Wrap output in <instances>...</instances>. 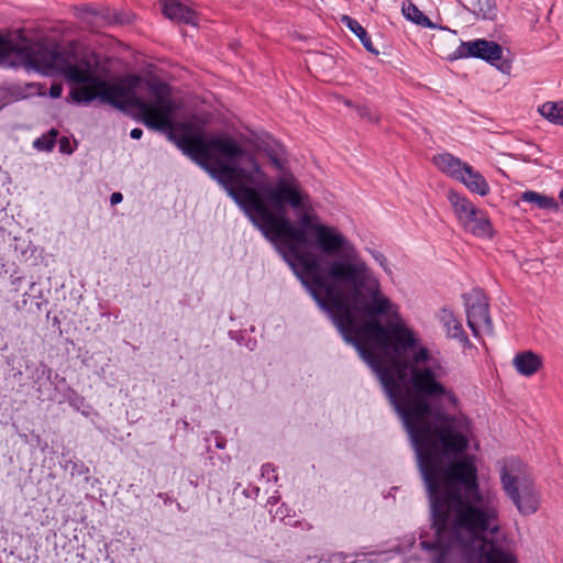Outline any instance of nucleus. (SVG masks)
Wrapping results in <instances>:
<instances>
[{
    "label": "nucleus",
    "instance_id": "nucleus-1",
    "mask_svg": "<svg viewBox=\"0 0 563 563\" xmlns=\"http://www.w3.org/2000/svg\"><path fill=\"white\" fill-rule=\"evenodd\" d=\"M377 375L390 404L402 420L417 454L430 501L434 541L421 548L434 551V563H446L459 548L465 563H517L498 539V510L481 492L474 456L462 421L446 412L460 410L455 391L440 380L441 365L431 361L418 339H343Z\"/></svg>",
    "mask_w": 563,
    "mask_h": 563
},
{
    "label": "nucleus",
    "instance_id": "nucleus-2",
    "mask_svg": "<svg viewBox=\"0 0 563 563\" xmlns=\"http://www.w3.org/2000/svg\"><path fill=\"white\" fill-rule=\"evenodd\" d=\"M176 146L217 179L246 214V168L235 167L243 148L227 134H169Z\"/></svg>",
    "mask_w": 563,
    "mask_h": 563
},
{
    "label": "nucleus",
    "instance_id": "nucleus-3",
    "mask_svg": "<svg viewBox=\"0 0 563 563\" xmlns=\"http://www.w3.org/2000/svg\"><path fill=\"white\" fill-rule=\"evenodd\" d=\"M143 81V77L134 74L117 79H106L98 74L96 65L88 59L75 87L69 91V97L79 104L98 100L100 103L128 113L134 106L145 108L143 98L137 95Z\"/></svg>",
    "mask_w": 563,
    "mask_h": 563
},
{
    "label": "nucleus",
    "instance_id": "nucleus-4",
    "mask_svg": "<svg viewBox=\"0 0 563 563\" xmlns=\"http://www.w3.org/2000/svg\"><path fill=\"white\" fill-rule=\"evenodd\" d=\"M14 52L23 58L27 66L43 74L60 73L74 86L85 68V62L88 60V58H81L74 64L70 62L68 53L52 49L44 45L36 47L24 46L19 49L14 45L11 54Z\"/></svg>",
    "mask_w": 563,
    "mask_h": 563
},
{
    "label": "nucleus",
    "instance_id": "nucleus-5",
    "mask_svg": "<svg viewBox=\"0 0 563 563\" xmlns=\"http://www.w3.org/2000/svg\"><path fill=\"white\" fill-rule=\"evenodd\" d=\"M448 200L460 224L466 232L478 238H493L492 222L483 210L476 208L465 196L454 190L448 192Z\"/></svg>",
    "mask_w": 563,
    "mask_h": 563
},
{
    "label": "nucleus",
    "instance_id": "nucleus-6",
    "mask_svg": "<svg viewBox=\"0 0 563 563\" xmlns=\"http://www.w3.org/2000/svg\"><path fill=\"white\" fill-rule=\"evenodd\" d=\"M500 481L507 496L512 500L518 511L523 515H532L539 508V495L533 485L528 481H521L512 475L507 466L501 471Z\"/></svg>",
    "mask_w": 563,
    "mask_h": 563
},
{
    "label": "nucleus",
    "instance_id": "nucleus-7",
    "mask_svg": "<svg viewBox=\"0 0 563 563\" xmlns=\"http://www.w3.org/2000/svg\"><path fill=\"white\" fill-rule=\"evenodd\" d=\"M457 58H479L493 66H496L503 73H509L511 65L503 59V47L494 41L478 38L468 42H462L455 52Z\"/></svg>",
    "mask_w": 563,
    "mask_h": 563
},
{
    "label": "nucleus",
    "instance_id": "nucleus-8",
    "mask_svg": "<svg viewBox=\"0 0 563 563\" xmlns=\"http://www.w3.org/2000/svg\"><path fill=\"white\" fill-rule=\"evenodd\" d=\"M465 307L467 325L475 336L479 335V328L493 330L489 316L488 298L481 288H474L470 294L462 296Z\"/></svg>",
    "mask_w": 563,
    "mask_h": 563
},
{
    "label": "nucleus",
    "instance_id": "nucleus-9",
    "mask_svg": "<svg viewBox=\"0 0 563 563\" xmlns=\"http://www.w3.org/2000/svg\"><path fill=\"white\" fill-rule=\"evenodd\" d=\"M145 108L134 106L133 109L139 110V114L135 118L141 121L145 126L153 130H162L166 125L165 115L169 112L168 110L158 109L157 106L143 99Z\"/></svg>",
    "mask_w": 563,
    "mask_h": 563
},
{
    "label": "nucleus",
    "instance_id": "nucleus-10",
    "mask_svg": "<svg viewBox=\"0 0 563 563\" xmlns=\"http://www.w3.org/2000/svg\"><path fill=\"white\" fill-rule=\"evenodd\" d=\"M164 15L175 22L195 24L196 12L179 0H159Z\"/></svg>",
    "mask_w": 563,
    "mask_h": 563
},
{
    "label": "nucleus",
    "instance_id": "nucleus-11",
    "mask_svg": "<svg viewBox=\"0 0 563 563\" xmlns=\"http://www.w3.org/2000/svg\"><path fill=\"white\" fill-rule=\"evenodd\" d=\"M543 365L542 357L532 351H522L512 358V366L526 377L534 375Z\"/></svg>",
    "mask_w": 563,
    "mask_h": 563
},
{
    "label": "nucleus",
    "instance_id": "nucleus-12",
    "mask_svg": "<svg viewBox=\"0 0 563 563\" xmlns=\"http://www.w3.org/2000/svg\"><path fill=\"white\" fill-rule=\"evenodd\" d=\"M440 322L446 331V335L459 340L464 346L470 345L467 334L463 330L462 323L455 318L453 311L442 308L439 313Z\"/></svg>",
    "mask_w": 563,
    "mask_h": 563
},
{
    "label": "nucleus",
    "instance_id": "nucleus-13",
    "mask_svg": "<svg viewBox=\"0 0 563 563\" xmlns=\"http://www.w3.org/2000/svg\"><path fill=\"white\" fill-rule=\"evenodd\" d=\"M433 163L441 172L449 174L455 179H463L464 167L467 165V163L462 162L450 153L435 155Z\"/></svg>",
    "mask_w": 563,
    "mask_h": 563
},
{
    "label": "nucleus",
    "instance_id": "nucleus-14",
    "mask_svg": "<svg viewBox=\"0 0 563 563\" xmlns=\"http://www.w3.org/2000/svg\"><path fill=\"white\" fill-rule=\"evenodd\" d=\"M142 87L145 86L152 96L155 98V102H151L158 107V109H164L170 111V102L168 100L170 89L168 84L161 80H151L143 78Z\"/></svg>",
    "mask_w": 563,
    "mask_h": 563
},
{
    "label": "nucleus",
    "instance_id": "nucleus-15",
    "mask_svg": "<svg viewBox=\"0 0 563 563\" xmlns=\"http://www.w3.org/2000/svg\"><path fill=\"white\" fill-rule=\"evenodd\" d=\"M462 181L472 192L478 194L479 196H486L489 192V185L486 179L482 176V174L475 169L471 165H465L463 172V179H459Z\"/></svg>",
    "mask_w": 563,
    "mask_h": 563
},
{
    "label": "nucleus",
    "instance_id": "nucleus-16",
    "mask_svg": "<svg viewBox=\"0 0 563 563\" xmlns=\"http://www.w3.org/2000/svg\"><path fill=\"white\" fill-rule=\"evenodd\" d=\"M341 22L360 38L366 51L375 55L378 54V51L375 49L367 31L355 19L349 15H343L341 18Z\"/></svg>",
    "mask_w": 563,
    "mask_h": 563
},
{
    "label": "nucleus",
    "instance_id": "nucleus-17",
    "mask_svg": "<svg viewBox=\"0 0 563 563\" xmlns=\"http://www.w3.org/2000/svg\"><path fill=\"white\" fill-rule=\"evenodd\" d=\"M521 200L536 205L542 210H559V203L551 197L539 194L537 191L528 190L521 195Z\"/></svg>",
    "mask_w": 563,
    "mask_h": 563
},
{
    "label": "nucleus",
    "instance_id": "nucleus-18",
    "mask_svg": "<svg viewBox=\"0 0 563 563\" xmlns=\"http://www.w3.org/2000/svg\"><path fill=\"white\" fill-rule=\"evenodd\" d=\"M402 13L409 21L416 23L417 25L435 29L437 25L430 21V19L418 9L416 4L409 2L407 5L402 7Z\"/></svg>",
    "mask_w": 563,
    "mask_h": 563
},
{
    "label": "nucleus",
    "instance_id": "nucleus-19",
    "mask_svg": "<svg viewBox=\"0 0 563 563\" xmlns=\"http://www.w3.org/2000/svg\"><path fill=\"white\" fill-rule=\"evenodd\" d=\"M52 368L45 363L41 362L31 375L32 382L37 385V393L43 394L46 385H52Z\"/></svg>",
    "mask_w": 563,
    "mask_h": 563
},
{
    "label": "nucleus",
    "instance_id": "nucleus-20",
    "mask_svg": "<svg viewBox=\"0 0 563 563\" xmlns=\"http://www.w3.org/2000/svg\"><path fill=\"white\" fill-rule=\"evenodd\" d=\"M539 111L550 122L561 125L563 120V101L545 102L540 107Z\"/></svg>",
    "mask_w": 563,
    "mask_h": 563
},
{
    "label": "nucleus",
    "instance_id": "nucleus-21",
    "mask_svg": "<svg viewBox=\"0 0 563 563\" xmlns=\"http://www.w3.org/2000/svg\"><path fill=\"white\" fill-rule=\"evenodd\" d=\"M57 136L58 131L55 128H52L49 131L33 141V147L41 152H52L55 147Z\"/></svg>",
    "mask_w": 563,
    "mask_h": 563
},
{
    "label": "nucleus",
    "instance_id": "nucleus-22",
    "mask_svg": "<svg viewBox=\"0 0 563 563\" xmlns=\"http://www.w3.org/2000/svg\"><path fill=\"white\" fill-rule=\"evenodd\" d=\"M477 15L485 20H494L497 16L496 0H477Z\"/></svg>",
    "mask_w": 563,
    "mask_h": 563
},
{
    "label": "nucleus",
    "instance_id": "nucleus-23",
    "mask_svg": "<svg viewBox=\"0 0 563 563\" xmlns=\"http://www.w3.org/2000/svg\"><path fill=\"white\" fill-rule=\"evenodd\" d=\"M355 110L358 117L363 120H366L371 123H378L380 115L377 111L373 110L366 104L355 106Z\"/></svg>",
    "mask_w": 563,
    "mask_h": 563
},
{
    "label": "nucleus",
    "instance_id": "nucleus-24",
    "mask_svg": "<svg viewBox=\"0 0 563 563\" xmlns=\"http://www.w3.org/2000/svg\"><path fill=\"white\" fill-rule=\"evenodd\" d=\"M14 49V44L0 35V64L5 62Z\"/></svg>",
    "mask_w": 563,
    "mask_h": 563
},
{
    "label": "nucleus",
    "instance_id": "nucleus-25",
    "mask_svg": "<svg viewBox=\"0 0 563 563\" xmlns=\"http://www.w3.org/2000/svg\"><path fill=\"white\" fill-rule=\"evenodd\" d=\"M372 255L375 258V261L378 262V264L384 268V271L386 273L391 274V269L388 267L387 258L382 252L374 251V252H372Z\"/></svg>",
    "mask_w": 563,
    "mask_h": 563
},
{
    "label": "nucleus",
    "instance_id": "nucleus-26",
    "mask_svg": "<svg viewBox=\"0 0 563 563\" xmlns=\"http://www.w3.org/2000/svg\"><path fill=\"white\" fill-rule=\"evenodd\" d=\"M59 152L60 153H64V154H71L73 153V147L70 145V142L68 140V137L66 136H62L59 139Z\"/></svg>",
    "mask_w": 563,
    "mask_h": 563
},
{
    "label": "nucleus",
    "instance_id": "nucleus-27",
    "mask_svg": "<svg viewBox=\"0 0 563 563\" xmlns=\"http://www.w3.org/2000/svg\"><path fill=\"white\" fill-rule=\"evenodd\" d=\"M62 92H63V87L60 84H53L49 87V96L52 98H59L62 96Z\"/></svg>",
    "mask_w": 563,
    "mask_h": 563
},
{
    "label": "nucleus",
    "instance_id": "nucleus-28",
    "mask_svg": "<svg viewBox=\"0 0 563 563\" xmlns=\"http://www.w3.org/2000/svg\"><path fill=\"white\" fill-rule=\"evenodd\" d=\"M214 438H216V446L218 449H224L225 448V444H227V440L221 437V434L219 432H214Z\"/></svg>",
    "mask_w": 563,
    "mask_h": 563
},
{
    "label": "nucleus",
    "instance_id": "nucleus-29",
    "mask_svg": "<svg viewBox=\"0 0 563 563\" xmlns=\"http://www.w3.org/2000/svg\"><path fill=\"white\" fill-rule=\"evenodd\" d=\"M123 200V196L121 192H113L111 196H110V203L112 206H115L118 203H120L121 201Z\"/></svg>",
    "mask_w": 563,
    "mask_h": 563
},
{
    "label": "nucleus",
    "instance_id": "nucleus-30",
    "mask_svg": "<svg viewBox=\"0 0 563 563\" xmlns=\"http://www.w3.org/2000/svg\"><path fill=\"white\" fill-rule=\"evenodd\" d=\"M143 135V130L140 128H134L130 132V136L134 140H140Z\"/></svg>",
    "mask_w": 563,
    "mask_h": 563
},
{
    "label": "nucleus",
    "instance_id": "nucleus-31",
    "mask_svg": "<svg viewBox=\"0 0 563 563\" xmlns=\"http://www.w3.org/2000/svg\"><path fill=\"white\" fill-rule=\"evenodd\" d=\"M21 280H22V277H20V276H19V277H13V276H12V280H11V283H12V285H19V283H20Z\"/></svg>",
    "mask_w": 563,
    "mask_h": 563
},
{
    "label": "nucleus",
    "instance_id": "nucleus-32",
    "mask_svg": "<svg viewBox=\"0 0 563 563\" xmlns=\"http://www.w3.org/2000/svg\"><path fill=\"white\" fill-rule=\"evenodd\" d=\"M344 104H345L346 107H349V108H355V106L353 104V102H352L351 100H349V99H345V100H344Z\"/></svg>",
    "mask_w": 563,
    "mask_h": 563
},
{
    "label": "nucleus",
    "instance_id": "nucleus-33",
    "mask_svg": "<svg viewBox=\"0 0 563 563\" xmlns=\"http://www.w3.org/2000/svg\"><path fill=\"white\" fill-rule=\"evenodd\" d=\"M559 198L561 199V201L563 203V189L560 191Z\"/></svg>",
    "mask_w": 563,
    "mask_h": 563
}]
</instances>
